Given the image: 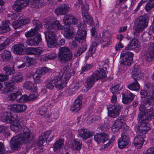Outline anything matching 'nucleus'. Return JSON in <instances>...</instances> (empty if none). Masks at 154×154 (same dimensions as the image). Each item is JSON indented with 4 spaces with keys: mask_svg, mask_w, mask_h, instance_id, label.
<instances>
[{
    "mask_svg": "<svg viewBox=\"0 0 154 154\" xmlns=\"http://www.w3.org/2000/svg\"><path fill=\"white\" fill-rule=\"evenodd\" d=\"M145 90H141L140 94L141 98H145L141 102L139 107L140 114L138 116L140 125L135 127L137 133L145 134L151 129L148 123L149 120L154 118V110L152 108L146 109L149 106L154 105V84L147 83L144 87Z\"/></svg>",
    "mask_w": 154,
    "mask_h": 154,
    "instance_id": "obj_1",
    "label": "nucleus"
},
{
    "mask_svg": "<svg viewBox=\"0 0 154 154\" xmlns=\"http://www.w3.org/2000/svg\"><path fill=\"white\" fill-rule=\"evenodd\" d=\"M0 119L3 122L10 123V128L12 131L20 133L13 137L10 141L11 147L13 150L19 149L22 144H29L32 142V133L28 128L24 126L18 116H13L9 112H4L0 114Z\"/></svg>",
    "mask_w": 154,
    "mask_h": 154,
    "instance_id": "obj_2",
    "label": "nucleus"
},
{
    "mask_svg": "<svg viewBox=\"0 0 154 154\" xmlns=\"http://www.w3.org/2000/svg\"><path fill=\"white\" fill-rule=\"evenodd\" d=\"M59 72L56 73V79L51 80L48 79L46 81L45 86L48 89L52 90L55 86L57 89L60 90L66 86V84L71 75L74 74L73 69L70 68H63Z\"/></svg>",
    "mask_w": 154,
    "mask_h": 154,
    "instance_id": "obj_3",
    "label": "nucleus"
},
{
    "mask_svg": "<svg viewBox=\"0 0 154 154\" xmlns=\"http://www.w3.org/2000/svg\"><path fill=\"white\" fill-rule=\"evenodd\" d=\"M35 23V27L33 29L26 32L25 36L26 37H31L37 34V36L32 38L28 39L26 41L27 44L31 46H37L41 41V38L40 34H38L39 28L42 27V25L41 23L38 20L33 22V23Z\"/></svg>",
    "mask_w": 154,
    "mask_h": 154,
    "instance_id": "obj_4",
    "label": "nucleus"
},
{
    "mask_svg": "<svg viewBox=\"0 0 154 154\" xmlns=\"http://www.w3.org/2000/svg\"><path fill=\"white\" fill-rule=\"evenodd\" d=\"M29 2L32 8H38L43 5V0H16L12 8L16 11L20 12Z\"/></svg>",
    "mask_w": 154,
    "mask_h": 154,
    "instance_id": "obj_5",
    "label": "nucleus"
},
{
    "mask_svg": "<svg viewBox=\"0 0 154 154\" xmlns=\"http://www.w3.org/2000/svg\"><path fill=\"white\" fill-rule=\"evenodd\" d=\"M106 76V73L103 68H98L90 77H88L86 81L85 86L87 88L86 91L89 89L93 85L96 81L104 78Z\"/></svg>",
    "mask_w": 154,
    "mask_h": 154,
    "instance_id": "obj_6",
    "label": "nucleus"
},
{
    "mask_svg": "<svg viewBox=\"0 0 154 154\" xmlns=\"http://www.w3.org/2000/svg\"><path fill=\"white\" fill-rule=\"evenodd\" d=\"M128 126L126 124L125 121L122 117H119L115 121L111 127L112 132L116 133L121 130L122 131H126L128 129Z\"/></svg>",
    "mask_w": 154,
    "mask_h": 154,
    "instance_id": "obj_7",
    "label": "nucleus"
},
{
    "mask_svg": "<svg viewBox=\"0 0 154 154\" xmlns=\"http://www.w3.org/2000/svg\"><path fill=\"white\" fill-rule=\"evenodd\" d=\"M44 26L45 29L48 30L53 29L61 30L64 29V26L60 23V21L53 18L47 19Z\"/></svg>",
    "mask_w": 154,
    "mask_h": 154,
    "instance_id": "obj_8",
    "label": "nucleus"
},
{
    "mask_svg": "<svg viewBox=\"0 0 154 154\" xmlns=\"http://www.w3.org/2000/svg\"><path fill=\"white\" fill-rule=\"evenodd\" d=\"M138 21L134 24V29L136 32H142L147 26L148 17L146 16H140L137 19Z\"/></svg>",
    "mask_w": 154,
    "mask_h": 154,
    "instance_id": "obj_9",
    "label": "nucleus"
},
{
    "mask_svg": "<svg viewBox=\"0 0 154 154\" xmlns=\"http://www.w3.org/2000/svg\"><path fill=\"white\" fill-rule=\"evenodd\" d=\"M58 57L61 61H69L71 60L72 54L69 48L64 47L59 48Z\"/></svg>",
    "mask_w": 154,
    "mask_h": 154,
    "instance_id": "obj_10",
    "label": "nucleus"
},
{
    "mask_svg": "<svg viewBox=\"0 0 154 154\" xmlns=\"http://www.w3.org/2000/svg\"><path fill=\"white\" fill-rule=\"evenodd\" d=\"M46 29L47 31L45 32V34L48 46L49 48L54 47L57 44L55 35L52 29Z\"/></svg>",
    "mask_w": 154,
    "mask_h": 154,
    "instance_id": "obj_11",
    "label": "nucleus"
},
{
    "mask_svg": "<svg viewBox=\"0 0 154 154\" xmlns=\"http://www.w3.org/2000/svg\"><path fill=\"white\" fill-rule=\"evenodd\" d=\"M49 69L48 68H38L35 73L33 72L29 73L27 75L30 78L33 77L36 82L40 83L41 82L40 79L41 77L49 72Z\"/></svg>",
    "mask_w": 154,
    "mask_h": 154,
    "instance_id": "obj_12",
    "label": "nucleus"
},
{
    "mask_svg": "<svg viewBox=\"0 0 154 154\" xmlns=\"http://www.w3.org/2000/svg\"><path fill=\"white\" fill-rule=\"evenodd\" d=\"M125 49L121 52V59L122 60L120 62V64L129 66L132 62L133 55L131 52H125Z\"/></svg>",
    "mask_w": 154,
    "mask_h": 154,
    "instance_id": "obj_13",
    "label": "nucleus"
},
{
    "mask_svg": "<svg viewBox=\"0 0 154 154\" xmlns=\"http://www.w3.org/2000/svg\"><path fill=\"white\" fill-rule=\"evenodd\" d=\"M85 25L81 24L78 26V30L76 35L75 39L79 43H81L86 38L87 31L85 29Z\"/></svg>",
    "mask_w": 154,
    "mask_h": 154,
    "instance_id": "obj_14",
    "label": "nucleus"
},
{
    "mask_svg": "<svg viewBox=\"0 0 154 154\" xmlns=\"http://www.w3.org/2000/svg\"><path fill=\"white\" fill-rule=\"evenodd\" d=\"M82 16L85 22L87 23L90 25L93 24L92 18L90 16L88 13L89 5L86 4L82 7Z\"/></svg>",
    "mask_w": 154,
    "mask_h": 154,
    "instance_id": "obj_15",
    "label": "nucleus"
},
{
    "mask_svg": "<svg viewBox=\"0 0 154 154\" xmlns=\"http://www.w3.org/2000/svg\"><path fill=\"white\" fill-rule=\"evenodd\" d=\"M130 139L128 134L125 132L123 133L120 138L118 140V147L120 148H123L126 146L129 143Z\"/></svg>",
    "mask_w": 154,
    "mask_h": 154,
    "instance_id": "obj_16",
    "label": "nucleus"
},
{
    "mask_svg": "<svg viewBox=\"0 0 154 154\" xmlns=\"http://www.w3.org/2000/svg\"><path fill=\"white\" fill-rule=\"evenodd\" d=\"M111 35L108 31H103L101 36L103 48L108 47L111 44Z\"/></svg>",
    "mask_w": 154,
    "mask_h": 154,
    "instance_id": "obj_17",
    "label": "nucleus"
},
{
    "mask_svg": "<svg viewBox=\"0 0 154 154\" xmlns=\"http://www.w3.org/2000/svg\"><path fill=\"white\" fill-rule=\"evenodd\" d=\"M8 109L11 111L17 113L24 112L26 109V106L23 104H10L8 106Z\"/></svg>",
    "mask_w": 154,
    "mask_h": 154,
    "instance_id": "obj_18",
    "label": "nucleus"
},
{
    "mask_svg": "<svg viewBox=\"0 0 154 154\" xmlns=\"http://www.w3.org/2000/svg\"><path fill=\"white\" fill-rule=\"evenodd\" d=\"M108 110V116L110 117L116 118L119 115L121 109V106L119 105L112 106L111 107L107 106Z\"/></svg>",
    "mask_w": 154,
    "mask_h": 154,
    "instance_id": "obj_19",
    "label": "nucleus"
},
{
    "mask_svg": "<svg viewBox=\"0 0 154 154\" xmlns=\"http://www.w3.org/2000/svg\"><path fill=\"white\" fill-rule=\"evenodd\" d=\"M94 140L98 144L103 143L109 139V136L104 132L97 134L94 136Z\"/></svg>",
    "mask_w": 154,
    "mask_h": 154,
    "instance_id": "obj_20",
    "label": "nucleus"
},
{
    "mask_svg": "<svg viewBox=\"0 0 154 154\" xmlns=\"http://www.w3.org/2000/svg\"><path fill=\"white\" fill-rule=\"evenodd\" d=\"M70 10V8L68 5L62 4L56 9L55 13L57 16L63 15L67 14Z\"/></svg>",
    "mask_w": 154,
    "mask_h": 154,
    "instance_id": "obj_21",
    "label": "nucleus"
},
{
    "mask_svg": "<svg viewBox=\"0 0 154 154\" xmlns=\"http://www.w3.org/2000/svg\"><path fill=\"white\" fill-rule=\"evenodd\" d=\"M125 92L122 94V101L123 103L126 104L131 102L133 100L134 95L127 90H125Z\"/></svg>",
    "mask_w": 154,
    "mask_h": 154,
    "instance_id": "obj_22",
    "label": "nucleus"
},
{
    "mask_svg": "<svg viewBox=\"0 0 154 154\" xmlns=\"http://www.w3.org/2000/svg\"><path fill=\"white\" fill-rule=\"evenodd\" d=\"M25 47L22 44L14 45L12 48V51L14 54L17 55H23L25 53Z\"/></svg>",
    "mask_w": 154,
    "mask_h": 154,
    "instance_id": "obj_23",
    "label": "nucleus"
},
{
    "mask_svg": "<svg viewBox=\"0 0 154 154\" xmlns=\"http://www.w3.org/2000/svg\"><path fill=\"white\" fill-rule=\"evenodd\" d=\"M63 21L65 25L69 26L72 24H76L78 23V20L76 18L71 14L64 16Z\"/></svg>",
    "mask_w": 154,
    "mask_h": 154,
    "instance_id": "obj_24",
    "label": "nucleus"
},
{
    "mask_svg": "<svg viewBox=\"0 0 154 154\" xmlns=\"http://www.w3.org/2000/svg\"><path fill=\"white\" fill-rule=\"evenodd\" d=\"M82 142L75 139H74L71 145L69 143H66L65 144V147L67 149L70 147L71 149L73 150H79L82 146Z\"/></svg>",
    "mask_w": 154,
    "mask_h": 154,
    "instance_id": "obj_25",
    "label": "nucleus"
},
{
    "mask_svg": "<svg viewBox=\"0 0 154 154\" xmlns=\"http://www.w3.org/2000/svg\"><path fill=\"white\" fill-rule=\"evenodd\" d=\"M145 142L143 135H138L135 137L133 142L134 146L137 149H141Z\"/></svg>",
    "mask_w": 154,
    "mask_h": 154,
    "instance_id": "obj_26",
    "label": "nucleus"
},
{
    "mask_svg": "<svg viewBox=\"0 0 154 154\" xmlns=\"http://www.w3.org/2000/svg\"><path fill=\"white\" fill-rule=\"evenodd\" d=\"M94 133L93 131L90 132L89 130L85 128H83L78 131V137L83 139H87L92 137Z\"/></svg>",
    "mask_w": 154,
    "mask_h": 154,
    "instance_id": "obj_27",
    "label": "nucleus"
},
{
    "mask_svg": "<svg viewBox=\"0 0 154 154\" xmlns=\"http://www.w3.org/2000/svg\"><path fill=\"white\" fill-rule=\"evenodd\" d=\"M4 70L6 74H0V81L1 82L6 80L8 78V75H12L15 72L14 68H4Z\"/></svg>",
    "mask_w": 154,
    "mask_h": 154,
    "instance_id": "obj_28",
    "label": "nucleus"
},
{
    "mask_svg": "<svg viewBox=\"0 0 154 154\" xmlns=\"http://www.w3.org/2000/svg\"><path fill=\"white\" fill-rule=\"evenodd\" d=\"M51 132L49 131H47L42 133L41 135L39 137L37 146H41L47 140L48 137L49 136Z\"/></svg>",
    "mask_w": 154,
    "mask_h": 154,
    "instance_id": "obj_29",
    "label": "nucleus"
},
{
    "mask_svg": "<svg viewBox=\"0 0 154 154\" xmlns=\"http://www.w3.org/2000/svg\"><path fill=\"white\" fill-rule=\"evenodd\" d=\"M82 98L81 96H79L77 98L73 105L71 107V110L74 112H77L81 109L82 106Z\"/></svg>",
    "mask_w": 154,
    "mask_h": 154,
    "instance_id": "obj_30",
    "label": "nucleus"
},
{
    "mask_svg": "<svg viewBox=\"0 0 154 154\" xmlns=\"http://www.w3.org/2000/svg\"><path fill=\"white\" fill-rule=\"evenodd\" d=\"M132 68V69L131 70L132 71L131 75L134 80H138L142 79L143 76V74L142 73H141L140 68Z\"/></svg>",
    "mask_w": 154,
    "mask_h": 154,
    "instance_id": "obj_31",
    "label": "nucleus"
},
{
    "mask_svg": "<svg viewBox=\"0 0 154 154\" xmlns=\"http://www.w3.org/2000/svg\"><path fill=\"white\" fill-rule=\"evenodd\" d=\"M64 143L63 138L62 137L58 138L53 144V148L54 151H56L62 148L64 146Z\"/></svg>",
    "mask_w": 154,
    "mask_h": 154,
    "instance_id": "obj_32",
    "label": "nucleus"
},
{
    "mask_svg": "<svg viewBox=\"0 0 154 154\" xmlns=\"http://www.w3.org/2000/svg\"><path fill=\"white\" fill-rule=\"evenodd\" d=\"M23 87L31 91L37 88L36 83L34 81L25 82L23 84Z\"/></svg>",
    "mask_w": 154,
    "mask_h": 154,
    "instance_id": "obj_33",
    "label": "nucleus"
},
{
    "mask_svg": "<svg viewBox=\"0 0 154 154\" xmlns=\"http://www.w3.org/2000/svg\"><path fill=\"white\" fill-rule=\"evenodd\" d=\"M10 23L9 21H6L0 26V33H6L11 30L9 27Z\"/></svg>",
    "mask_w": 154,
    "mask_h": 154,
    "instance_id": "obj_34",
    "label": "nucleus"
},
{
    "mask_svg": "<svg viewBox=\"0 0 154 154\" xmlns=\"http://www.w3.org/2000/svg\"><path fill=\"white\" fill-rule=\"evenodd\" d=\"M63 35L65 38L67 39H72L74 35V33L71 29L70 26H66L64 29Z\"/></svg>",
    "mask_w": 154,
    "mask_h": 154,
    "instance_id": "obj_35",
    "label": "nucleus"
},
{
    "mask_svg": "<svg viewBox=\"0 0 154 154\" xmlns=\"http://www.w3.org/2000/svg\"><path fill=\"white\" fill-rule=\"evenodd\" d=\"M138 40L135 39H132L130 42V44L125 48L126 50H133L135 48H138L139 45Z\"/></svg>",
    "mask_w": 154,
    "mask_h": 154,
    "instance_id": "obj_36",
    "label": "nucleus"
},
{
    "mask_svg": "<svg viewBox=\"0 0 154 154\" xmlns=\"http://www.w3.org/2000/svg\"><path fill=\"white\" fill-rule=\"evenodd\" d=\"M22 93L20 91H17L11 93L7 97L8 100L13 101L18 98V97L21 95Z\"/></svg>",
    "mask_w": 154,
    "mask_h": 154,
    "instance_id": "obj_37",
    "label": "nucleus"
},
{
    "mask_svg": "<svg viewBox=\"0 0 154 154\" xmlns=\"http://www.w3.org/2000/svg\"><path fill=\"white\" fill-rule=\"evenodd\" d=\"M0 134L4 135L6 137L10 136L11 134L8 126L0 125Z\"/></svg>",
    "mask_w": 154,
    "mask_h": 154,
    "instance_id": "obj_38",
    "label": "nucleus"
},
{
    "mask_svg": "<svg viewBox=\"0 0 154 154\" xmlns=\"http://www.w3.org/2000/svg\"><path fill=\"white\" fill-rule=\"evenodd\" d=\"M134 80V82L130 84L128 86V88L132 91H138L140 88V86L136 80Z\"/></svg>",
    "mask_w": 154,
    "mask_h": 154,
    "instance_id": "obj_39",
    "label": "nucleus"
},
{
    "mask_svg": "<svg viewBox=\"0 0 154 154\" xmlns=\"http://www.w3.org/2000/svg\"><path fill=\"white\" fill-rule=\"evenodd\" d=\"M150 51L147 55L146 59L149 61L154 59V43L151 44L150 48Z\"/></svg>",
    "mask_w": 154,
    "mask_h": 154,
    "instance_id": "obj_40",
    "label": "nucleus"
},
{
    "mask_svg": "<svg viewBox=\"0 0 154 154\" xmlns=\"http://www.w3.org/2000/svg\"><path fill=\"white\" fill-rule=\"evenodd\" d=\"M11 56V52L6 50L3 51L1 54V58L5 61L10 60Z\"/></svg>",
    "mask_w": 154,
    "mask_h": 154,
    "instance_id": "obj_41",
    "label": "nucleus"
},
{
    "mask_svg": "<svg viewBox=\"0 0 154 154\" xmlns=\"http://www.w3.org/2000/svg\"><path fill=\"white\" fill-rule=\"evenodd\" d=\"M4 84L5 86V88L3 90V93H7L14 89L13 84L9 82H5Z\"/></svg>",
    "mask_w": 154,
    "mask_h": 154,
    "instance_id": "obj_42",
    "label": "nucleus"
},
{
    "mask_svg": "<svg viewBox=\"0 0 154 154\" xmlns=\"http://www.w3.org/2000/svg\"><path fill=\"white\" fill-rule=\"evenodd\" d=\"M100 119V116L91 115L88 117L87 120L88 123L91 124L94 123L97 121L99 120Z\"/></svg>",
    "mask_w": 154,
    "mask_h": 154,
    "instance_id": "obj_43",
    "label": "nucleus"
},
{
    "mask_svg": "<svg viewBox=\"0 0 154 154\" xmlns=\"http://www.w3.org/2000/svg\"><path fill=\"white\" fill-rule=\"evenodd\" d=\"M122 88V85L121 84H117L111 89V91L112 94H117L119 93V91Z\"/></svg>",
    "mask_w": 154,
    "mask_h": 154,
    "instance_id": "obj_44",
    "label": "nucleus"
},
{
    "mask_svg": "<svg viewBox=\"0 0 154 154\" xmlns=\"http://www.w3.org/2000/svg\"><path fill=\"white\" fill-rule=\"evenodd\" d=\"M31 91V93L28 97L29 100H34L38 96V94L37 92V88Z\"/></svg>",
    "mask_w": 154,
    "mask_h": 154,
    "instance_id": "obj_45",
    "label": "nucleus"
},
{
    "mask_svg": "<svg viewBox=\"0 0 154 154\" xmlns=\"http://www.w3.org/2000/svg\"><path fill=\"white\" fill-rule=\"evenodd\" d=\"M23 77L21 73L17 74L12 79V81L14 82H21L23 79Z\"/></svg>",
    "mask_w": 154,
    "mask_h": 154,
    "instance_id": "obj_46",
    "label": "nucleus"
},
{
    "mask_svg": "<svg viewBox=\"0 0 154 154\" xmlns=\"http://www.w3.org/2000/svg\"><path fill=\"white\" fill-rule=\"evenodd\" d=\"M29 100L28 96L26 94L20 96V98L17 99V101L18 102L25 103Z\"/></svg>",
    "mask_w": 154,
    "mask_h": 154,
    "instance_id": "obj_47",
    "label": "nucleus"
},
{
    "mask_svg": "<svg viewBox=\"0 0 154 154\" xmlns=\"http://www.w3.org/2000/svg\"><path fill=\"white\" fill-rule=\"evenodd\" d=\"M154 7V0H149L145 6V9L147 11H149Z\"/></svg>",
    "mask_w": 154,
    "mask_h": 154,
    "instance_id": "obj_48",
    "label": "nucleus"
},
{
    "mask_svg": "<svg viewBox=\"0 0 154 154\" xmlns=\"http://www.w3.org/2000/svg\"><path fill=\"white\" fill-rule=\"evenodd\" d=\"M86 50V47H82L78 49V50L74 54V56L78 57L81 55Z\"/></svg>",
    "mask_w": 154,
    "mask_h": 154,
    "instance_id": "obj_49",
    "label": "nucleus"
},
{
    "mask_svg": "<svg viewBox=\"0 0 154 154\" xmlns=\"http://www.w3.org/2000/svg\"><path fill=\"white\" fill-rule=\"evenodd\" d=\"M47 110V108L46 106H42L39 109L38 113L42 116H43L46 114Z\"/></svg>",
    "mask_w": 154,
    "mask_h": 154,
    "instance_id": "obj_50",
    "label": "nucleus"
},
{
    "mask_svg": "<svg viewBox=\"0 0 154 154\" xmlns=\"http://www.w3.org/2000/svg\"><path fill=\"white\" fill-rule=\"evenodd\" d=\"M43 50L41 47H37L34 48V54L35 55H39L43 53Z\"/></svg>",
    "mask_w": 154,
    "mask_h": 154,
    "instance_id": "obj_51",
    "label": "nucleus"
},
{
    "mask_svg": "<svg viewBox=\"0 0 154 154\" xmlns=\"http://www.w3.org/2000/svg\"><path fill=\"white\" fill-rule=\"evenodd\" d=\"M21 24L20 20L19 19L17 21H14L12 23V25L14 29H16L21 26Z\"/></svg>",
    "mask_w": 154,
    "mask_h": 154,
    "instance_id": "obj_52",
    "label": "nucleus"
},
{
    "mask_svg": "<svg viewBox=\"0 0 154 154\" xmlns=\"http://www.w3.org/2000/svg\"><path fill=\"white\" fill-rule=\"evenodd\" d=\"M143 154H154V146L144 150Z\"/></svg>",
    "mask_w": 154,
    "mask_h": 154,
    "instance_id": "obj_53",
    "label": "nucleus"
},
{
    "mask_svg": "<svg viewBox=\"0 0 154 154\" xmlns=\"http://www.w3.org/2000/svg\"><path fill=\"white\" fill-rule=\"evenodd\" d=\"M95 49V46H91L89 49L88 52L87 53L88 56V57L91 56L94 53Z\"/></svg>",
    "mask_w": 154,
    "mask_h": 154,
    "instance_id": "obj_54",
    "label": "nucleus"
},
{
    "mask_svg": "<svg viewBox=\"0 0 154 154\" xmlns=\"http://www.w3.org/2000/svg\"><path fill=\"white\" fill-rule=\"evenodd\" d=\"M20 23H22V26L30 22V19L29 18H26L20 19Z\"/></svg>",
    "mask_w": 154,
    "mask_h": 154,
    "instance_id": "obj_55",
    "label": "nucleus"
},
{
    "mask_svg": "<svg viewBox=\"0 0 154 154\" xmlns=\"http://www.w3.org/2000/svg\"><path fill=\"white\" fill-rule=\"evenodd\" d=\"M34 48L31 47L27 48L26 50V54H34Z\"/></svg>",
    "mask_w": 154,
    "mask_h": 154,
    "instance_id": "obj_56",
    "label": "nucleus"
},
{
    "mask_svg": "<svg viewBox=\"0 0 154 154\" xmlns=\"http://www.w3.org/2000/svg\"><path fill=\"white\" fill-rule=\"evenodd\" d=\"M56 57V54L54 53H53L45 56L44 58L45 60H46V58L51 60L54 59Z\"/></svg>",
    "mask_w": 154,
    "mask_h": 154,
    "instance_id": "obj_57",
    "label": "nucleus"
},
{
    "mask_svg": "<svg viewBox=\"0 0 154 154\" xmlns=\"http://www.w3.org/2000/svg\"><path fill=\"white\" fill-rule=\"evenodd\" d=\"M99 65L100 67H111V66L110 64H109L108 63H106L104 62H100L99 63Z\"/></svg>",
    "mask_w": 154,
    "mask_h": 154,
    "instance_id": "obj_58",
    "label": "nucleus"
},
{
    "mask_svg": "<svg viewBox=\"0 0 154 154\" xmlns=\"http://www.w3.org/2000/svg\"><path fill=\"white\" fill-rule=\"evenodd\" d=\"M115 139V137H112L111 139L106 144L104 145V148H106L109 146H111L112 143H113Z\"/></svg>",
    "mask_w": 154,
    "mask_h": 154,
    "instance_id": "obj_59",
    "label": "nucleus"
},
{
    "mask_svg": "<svg viewBox=\"0 0 154 154\" xmlns=\"http://www.w3.org/2000/svg\"><path fill=\"white\" fill-rule=\"evenodd\" d=\"M31 63H30L28 61L25 63H23L20 66H18V67H29L30 66Z\"/></svg>",
    "mask_w": 154,
    "mask_h": 154,
    "instance_id": "obj_60",
    "label": "nucleus"
},
{
    "mask_svg": "<svg viewBox=\"0 0 154 154\" xmlns=\"http://www.w3.org/2000/svg\"><path fill=\"white\" fill-rule=\"evenodd\" d=\"M8 17L11 18L12 20L16 19L17 17V15L15 14H8Z\"/></svg>",
    "mask_w": 154,
    "mask_h": 154,
    "instance_id": "obj_61",
    "label": "nucleus"
},
{
    "mask_svg": "<svg viewBox=\"0 0 154 154\" xmlns=\"http://www.w3.org/2000/svg\"><path fill=\"white\" fill-rule=\"evenodd\" d=\"M85 117L84 116H81L77 118V122L78 123H79V122L81 121H83L85 120Z\"/></svg>",
    "mask_w": 154,
    "mask_h": 154,
    "instance_id": "obj_62",
    "label": "nucleus"
},
{
    "mask_svg": "<svg viewBox=\"0 0 154 154\" xmlns=\"http://www.w3.org/2000/svg\"><path fill=\"white\" fill-rule=\"evenodd\" d=\"M91 33L92 36L95 37L96 35L97 32L96 29L93 27L91 30Z\"/></svg>",
    "mask_w": 154,
    "mask_h": 154,
    "instance_id": "obj_63",
    "label": "nucleus"
},
{
    "mask_svg": "<svg viewBox=\"0 0 154 154\" xmlns=\"http://www.w3.org/2000/svg\"><path fill=\"white\" fill-rule=\"evenodd\" d=\"M11 42L10 40L9 39L7 38L2 43L4 44V45L7 47V46L8 45L11 43Z\"/></svg>",
    "mask_w": 154,
    "mask_h": 154,
    "instance_id": "obj_64",
    "label": "nucleus"
}]
</instances>
